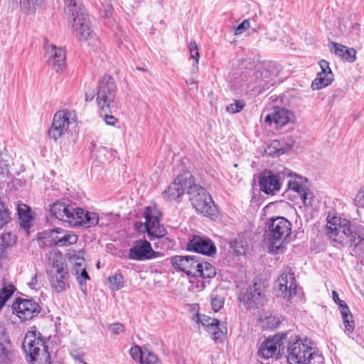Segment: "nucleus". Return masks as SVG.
Masks as SVG:
<instances>
[{
  "instance_id": "f257e3e1",
  "label": "nucleus",
  "mask_w": 364,
  "mask_h": 364,
  "mask_svg": "<svg viewBox=\"0 0 364 364\" xmlns=\"http://www.w3.org/2000/svg\"><path fill=\"white\" fill-rule=\"evenodd\" d=\"M326 234L336 242L355 246V252L358 257L364 255V227L362 225L329 213L326 218Z\"/></svg>"
},
{
  "instance_id": "f03ea898",
  "label": "nucleus",
  "mask_w": 364,
  "mask_h": 364,
  "mask_svg": "<svg viewBox=\"0 0 364 364\" xmlns=\"http://www.w3.org/2000/svg\"><path fill=\"white\" fill-rule=\"evenodd\" d=\"M287 360L288 364H311L312 360H323L321 355L316 353L307 338L298 336L287 340Z\"/></svg>"
},
{
  "instance_id": "7ed1b4c3",
  "label": "nucleus",
  "mask_w": 364,
  "mask_h": 364,
  "mask_svg": "<svg viewBox=\"0 0 364 364\" xmlns=\"http://www.w3.org/2000/svg\"><path fill=\"white\" fill-rule=\"evenodd\" d=\"M291 233V223L285 218L278 216L268 219L265 226V238L272 245L279 247Z\"/></svg>"
},
{
  "instance_id": "20e7f679",
  "label": "nucleus",
  "mask_w": 364,
  "mask_h": 364,
  "mask_svg": "<svg viewBox=\"0 0 364 364\" xmlns=\"http://www.w3.org/2000/svg\"><path fill=\"white\" fill-rule=\"evenodd\" d=\"M46 339L40 332L29 331L26 334L24 343L28 348L26 351L29 354L30 362L32 364H48L50 354Z\"/></svg>"
},
{
  "instance_id": "39448f33",
  "label": "nucleus",
  "mask_w": 364,
  "mask_h": 364,
  "mask_svg": "<svg viewBox=\"0 0 364 364\" xmlns=\"http://www.w3.org/2000/svg\"><path fill=\"white\" fill-rule=\"evenodd\" d=\"M189 199L196 210L201 214L213 218L218 211L211 196L201 186L193 185L188 191Z\"/></svg>"
},
{
  "instance_id": "423d86ee",
  "label": "nucleus",
  "mask_w": 364,
  "mask_h": 364,
  "mask_svg": "<svg viewBox=\"0 0 364 364\" xmlns=\"http://www.w3.org/2000/svg\"><path fill=\"white\" fill-rule=\"evenodd\" d=\"M117 87L113 77L105 75L99 82L96 102L101 112H110L114 107Z\"/></svg>"
},
{
  "instance_id": "0eeeda50",
  "label": "nucleus",
  "mask_w": 364,
  "mask_h": 364,
  "mask_svg": "<svg viewBox=\"0 0 364 364\" xmlns=\"http://www.w3.org/2000/svg\"><path fill=\"white\" fill-rule=\"evenodd\" d=\"M193 176L190 171H183L177 176L174 181L164 191V198L168 201H172L180 198L185 191L188 194V191L193 185Z\"/></svg>"
},
{
  "instance_id": "6e6552de",
  "label": "nucleus",
  "mask_w": 364,
  "mask_h": 364,
  "mask_svg": "<svg viewBox=\"0 0 364 364\" xmlns=\"http://www.w3.org/2000/svg\"><path fill=\"white\" fill-rule=\"evenodd\" d=\"M289 336L287 333H277L272 338L264 341L260 346L258 355L268 359L279 354L281 350L284 348V343L287 342Z\"/></svg>"
},
{
  "instance_id": "1a4fd4ad",
  "label": "nucleus",
  "mask_w": 364,
  "mask_h": 364,
  "mask_svg": "<svg viewBox=\"0 0 364 364\" xmlns=\"http://www.w3.org/2000/svg\"><path fill=\"white\" fill-rule=\"evenodd\" d=\"M145 218L144 228L149 238H162L166 235V229L160 225L158 212L156 209L146 207L144 212Z\"/></svg>"
},
{
  "instance_id": "9d476101",
  "label": "nucleus",
  "mask_w": 364,
  "mask_h": 364,
  "mask_svg": "<svg viewBox=\"0 0 364 364\" xmlns=\"http://www.w3.org/2000/svg\"><path fill=\"white\" fill-rule=\"evenodd\" d=\"M12 311L21 321H26L36 316L41 311L38 303L34 301L18 298L12 304Z\"/></svg>"
},
{
  "instance_id": "9b49d317",
  "label": "nucleus",
  "mask_w": 364,
  "mask_h": 364,
  "mask_svg": "<svg viewBox=\"0 0 364 364\" xmlns=\"http://www.w3.org/2000/svg\"><path fill=\"white\" fill-rule=\"evenodd\" d=\"M71 115V112L68 109L60 110L55 114L48 132L50 137L57 140L68 132L69 125L72 121L74 122Z\"/></svg>"
},
{
  "instance_id": "f8f14e48",
  "label": "nucleus",
  "mask_w": 364,
  "mask_h": 364,
  "mask_svg": "<svg viewBox=\"0 0 364 364\" xmlns=\"http://www.w3.org/2000/svg\"><path fill=\"white\" fill-rule=\"evenodd\" d=\"M159 255L160 252L154 251L147 240H138L129 249L128 257L132 260L144 261L156 258Z\"/></svg>"
},
{
  "instance_id": "ddd939ff",
  "label": "nucleus",
  "mask_w": 364,
  "mask_h": 364,
  "mask_svg": "<svg viewBox=\"0 0 364 364\" xmlns=\"http://www.w3.org/2000/svg\"><path fill=\"white\" fill-rule=\"evenodd\" d=\"M44 50L46 62L56 72L63 71L66 66V54L64 48H57L55 45L46 43L44 44Z\"/></svg>"
},
{
  "instance_id": "4468645a",
  "label": "nucleus",
  "mask_w": 364,
  "mask_h": 364,
  "mask_svg": "<svg viewBox=\"0 0 364 364\" xmlns=\"http://www.w3.org/2000/svg\"><path fill=\"white\" fill-rule=\"evenodd\" d=\"M54 272L50 273L49 281L51 288L57 293H61L69 288V272L63 263H53Z\"/></svg>"
},
{
  "instance_id": "2eb2a0df",
  "label": "nucleus",
  "mask_w": 364,
  "mask_h": 364,
  "mask_svg": "<svg viewBox=\"0 0 364 364\" xmlns=\"http://www.w3.org/2000/svg\"><path fill=\"white\" fill-rule=\"evenodd\" d=\"M239 299L247 309L257 308L264 301L263 287L261 284L255 283L239 295Z\"/></svg>"
},
{
  "instance_id": "dca6fc26",
  "label": "nucleus",
  "mask_w": 364,
  "mask_h": 364,
  "mask_svg": "<svg viewBox=\"0 0 364 364\" xmlns=\"http://www.w3.org/2000/svg\"><path fill=\"white\" fill-rule=\"evenodd\" d=\"M295 116L292 112L289 109L275 107L270 113L264 117V122L269 125L274 124L276 129H281L285 125L293 123Z\"/></svg>"
},
{
  "instance_id": "f3484780",
  "label": "nucleus",
  "mask_w": 364,
  "mask_h": 364,
  "mask_svg": "<svg viewBox=\"0 0 364 364\" xmlns=\"http://www.w3.org/2000/svg\"><path fill=\"white\" fill-rule=\"evenodd\" d=\"M277 286L280 295L290 299L296 294L297 284L294 272L287 269L278 278Z\"/></svg>"
},
{
  "instance_id": "a211bd4d",
  "label": "nucleus",
  "mask_w": 364,
  "mask_h": 364,
  "mask_svg": "<svg viewBox=\"0 0 364 364\" xmlns=\"http://www.w3.org/2000/svg\"><path fill=\"white\" fill-rule=\"evenodd\" d=\"M274 74L264 66L258 68L256 70L250 71L249 77L246 79L250 84H255L261 90L268 89L273 85Z\"/></svg>"
},
{
  "instance_id": "6ab92c4d",
  "label": "nucleus",
  "mask_w": 364,
  "mask_h": 364,
  "mask_svg": "<svg viewBox=\"0 0 364 364\" xmlns=\"http://www.w3.org/2000/svg\"><path fill=\"white\" fill-rule=\"evenodd\" d=\"M77 207L63 200H57L50 205V212L59 220L72 225Z\"/></svg>"
},
{
  "instance_id": "aec40b11",
  "label": "nucleus",
  "mask_w": 364,
  "mask_h": 364,
  "mask_svg": "<svg viewBox=\"0 0 364 364\" xmlns=\"http://www.w3.org/2000/svg\"><path fill=\"white\" fill-rule=\"evenodd\" d=\"M73 21L72 24V32L80 41L87 40L92 33L90 28V22L85 14L77 15L76 17L71 18Z\"/></svg>"
},
{
  "instance_id": "412c9836",
  "label": "nucleus",
  "mask_w": 364,
  "mask_h": 364,
  "mask_svg": "<svg viewBox=\"0 0 364 364\" xmlns=\"http://www.w3.org/2000/svg\"><path fill=\"white\" fill-rule=\"evenodd\" d=\"M187 249L205 255L211 256L215 253L216 247L208 238L193 235L187 244Z\"/></svg>"
},
{
  "instance_id": "4be33fe9",
  "label": "nucleus",
  "mask_w": 364,
  "mask_h": 364,
  "mask_svg": "<svg viewBox=\"0 0 364 364\" xmlns=\"http://www.w3.org/2000/svg\"><path fill=\"white\" fill-rule=\"evenodd\" d=\"M281 178L279 174L265 170L259 177L260 190L266 194L274 195L281 188Z\"/></svg>"
},
{
  "instance_id": "5701e85b",
  "label": "nucleus",
  "mask_w": 364,
  "mask_h": 364,
  "mask_svg": "<svg viewBox=\"0 0 364 364\" xmlns=\"http://www.w3.org/2000/svg\"><path fill=\"white\" fill-rule=\"evenodd\" d=\"M198 261L195 256L176 255L171 258L172 266L175 269L185 272L189 277H196Z\"/></svg>"
},
{
  "instance_id": "b1692460",
  "label": "nucleus",
  "mask_w": 364,
  "mask_h": 364,
  "mask_svg": "<svg viewBox=\"0 0 364 364\" xmlns=\"http://www.w3.org/2000/svg\"><path fill=\"white\" fill-rule=\"evenodd\" d=\"M52 242L58 247H66L77 242V236L71 231L56 228L50 231Z\"/></svg>"
},
{
  "instance_id": "393cba45",
  "label": "nucleus",
  "mask_w": 364,
  "mask_h": 364,
  "mask_svg": "<svg viewBox=\"0 0 364 364\" xmlns=\"http://www.w3.org/2000/svg\"><path fill=\"white\" fill-rule=\"evenodd\" d=\"M72 225L83 226L85 228H90L95 226L99 223V217L97 213L88 212L82 208H77Z\"/></svg>"
},
{
  "instance_id": "a878e982",
  "label": "nucleus",
  "mask_w": 364,
  "mask_h": 364,
  "mask_svg": "<svg viewBox=\"0 0 364 364\" xmlns=\"http://www.w3.org/2000/svg\"><path fill=\"white\" fill-rule=\"evenodd\" d=\"M332 296L333 301L340 308L346 330L349 333L353 332L354 330V323L353 321V315L351 314L348 306L344 301L339 299L338 294L336 291H333Z\"/></svg>"
},
{
  "instance_id": "bb28decb",
  "label": "nucleus",
  "mask_w": 364,
  "mask_h": 364,
  "mask_svg": "<svg viewBox=\"0 0 364 364\" xmlns=\"http://www.w3.org/2000/svg\"><path fill=\"white\" fill-rule=\"evenodd\" d=\"M283 173L287 174L291 177V179L288 182V187L290 190L297 193L299 196L308 190L306 185V183L307 182L306 178L299 176L288 169H286Z\"/></svg>"
},
{
  "instance_id": "cd10ccee",
  "label": "nucleus",
  "mask_w": 364,
  "mask_h": 364,
  "mask_svg": "<svg viewBox=\"0 0 364 364\" xmlns=\"http://www.w3.org/2000/svg\"><path fill=\"white\" fill-rule=\"evenodd\" d=\"M13 351L11 344L3 333L0 338V363L10 364L12 360Z\"/></svg>"
},
{
  "instance_id": "c85d7f7f",
  "label": "nucleus",
  "mask_w": 364,
  "mask_h": 364,
  "mask_svg": "<svg viewBox=\"0 0 364 364\" xmlns=\"http://www.w3.org/2000/svg\"><path fill=\"white\" fill-rule=\"evenodd\" d=\"M64 1L65 14L69 18L76 17L77 15H80V14H85L81 0H64Z\"/></svg>"
},
{
  "instance_id": "c756f323",
  "label": "nucleus",
  "mask_w": 364,
  "mask_h": 364,
  "mask_svg": "<svg viewBox=\"0 0 364 364\" xmlns=\"http://www.w3.org/2000/svg\"><path fill=\"white\" fill-rule=\"evenodd\" d=\"M17 212L21 225L25 229H28L31 225L33 217L30 208L25 204L18 205Z\"/></svg>"
},
{
  "instance_id": "7c9ffc66",
  "label": "nucleus",
  "mask_w": 364,
  "mask_h": 364,
  "mask_svg": "<svg viewBox=\"0 0 364 364\" xmlns=\"http://www.w3.org/2000/svg\"><path fill=\"white\" fill-rule=\"evenodd\" d=\"M332 46L334 48L335 54L338 57L348 62H353L355 60L356 52L354 49H348L337 43H333Z\"/></svg>"
},
{
  "instance_id": "2f4dec72",
  "label": "nucleus",
  "mask_w": 364,
  "mask_h": 364,
  "mask_svg": "<svg viewBox=\"0 0 364 364\" xmlns=\"http://www.w3.org/2000/svg\"><path fill=\"white\" fill-rule=\"evenodd\" d=\"M333 80V74L332 72H328V75L324 73H318L316 77L311 83L313 90H320L329 85Z\"/></svg>"
},
{
  "instance_id": "473e14b6",
  "label": "nucleus",
  "mask_w": 364,
  "mask_h": 364,
  "mask_svg": "<svg viewBox=\"0 0 364 364\" xmlns=\"http://www.w3.org/2000/svg\"><path fill=\"white\" fill-rule=\"evenodd\" d=\"M216 274L215 268L208 262H199L198 261L196 269V277L200 276L203 278H213Z\"/></svg>"
},
{
  "instance_id": "72a5a7b5",
  "label": "nucleus",
  "mask_w": 364,
  "mask_h": 364,
  "mask_svg": "<svg viewBox=\"0 0 364 364\" xmlns=\"http://www.w3.org/2000/svg\"><path fill=\"white\" fill-rule=\"evenodd\" d=\"M45 0H20V8L26 14H33L41 7Z\"/></svg>"
},
{
  "instance_id": "f704fd0d",
  "label": "nucleus",
  "mask_w": 364,
  "mask_h": 364,
  "mask_svg": "<svg viewBox=\"0 0 364 364\" xmlns=\"http://www.w3.org/2000/svg\"><path fill=\"white\" fill-rule=\"evenodd\" d=\"M83 259L78 258V261L75 262L74 267L75 274L80 285L85 284L87 280L90 279V277L85 267H82Z\"/></svg>"
},
{
  "instance_id": "c9c22d12",
  "label": "nucleus",
  "mask_w": 364,
  "mask_h": 364,
  "mask_svg": "<svg viewBox=\"0 0 364 364\" xmlns=\"http://www.w3.org/2000/svg\"><path fill=\"white\" fill-rule=\"evenodd\" d=\"M231 247L237 255L245 254L247 250V243L242 237H238L231 242Z\"/></svg>"
},
{
  "instance_id": "e433bc0d",
  "label": "nucleus",
  "mask_w": 364,
  "mask_h": 364,
  "mask_svg": "<svg viewBox=\"0 0 364 364\" xmlns=\"http://www.w3.org/2000/svg\"><path fill=\"white\" fill-rule=\"evenodd\" d=\"M265 153L272 156H279L285 153V149L279 141H274L267 147Z\"/></svg>"
},
{
  "instance_id": "4c0bfd02",
  "label": "nucleus",
  "mask_w": 364,
  "mask_h": 364,
  "mask_svg": "<svg viewBox=\"0 0 364 364\" xmlns=\"http://www.w3.org/2000/svg\"><path fill=\"white\" fill-rule=\"evenodd\" d=\"M141 364H163V363L156 353L144 348V358Z\"/></svg>"
},
{
  "instance_id": "58836bf2",
  "label": "nucleus",
  "mask_w": 364,
  "mask_h": 364,
  "mask_svg": "<svg viewBox=\"0 0 364 364\" xmlns=\"http://www.w3.org/2000/svg\"><path fill=\"white\" fill-rule=\"evenodd\" d=\"M110 289L113 291L120 289L124 286V277L121 273H116L109 277Z\"/></svg>"
},
{
  "instance_id": "ea45409f",
  "label": "nucleus",
  "mask_w": 364,
  "mask_h": 364,
  "mask_svg": "<svg viewBox=\"0 0 364 364\" xmlns=\"http://www.w3.org/2000/svg\"><path fill=\"white\" fill-rule=\"evenodd\" d=\"M197 322L200 323L208 331L213 324H220L219 320L211 318L206 315L198 314L196 316Z\"/></svg>"
},
{
  "instance_id": "a19ab883",
  "label": "nucleus",
  "mask_w": 364,
  "mask_h": 364,
  "mask_svg": "<svg viewBox=\"0 0 364 364\" xmlns=\"http://www.w3.org/2000/svg\"><path fill=\"white\" fill-rule=\"evenodd\" d=\"M16 241V237L11 232H4L0 236V245L2 247L12 245Z\"/></svg>"
},
{
  "instance_id": "79ce46f5",
  "label": "nucleus",
  "mask_w": 364,
  "mask_h": 364,
  "mask_svg": "<svg viewBox=\"0 0 364 364\" xmlns=\"http://www.w3.org/2000/svg\"><path fill=\"white\" fill-rule=\"evenodd\" d=\"M304 205L307 207H313L315 205L316 199L312 192L307 190L300 196Z\"/></svg>"
},
{
  "instance_id": "37998d69",
  "label": "nucleus",
  "mask_w": 364,
  "mask_h": 364,
  "mask_svg": "<svg viewBox=\"0 0 364 364\" xmlns=\"http://www.w3.org/2000/svg\"><path fill=\"white\" fill-rule=\"evenodd\" d=\"M144 348L141 349L139 346H134L129 350V354L135 360H139L140 363L144 358Z\"/></svg>"
},
{
  "instance_id": "c03bdc74",
  "label": "nucleus",
  "mask_w": 364,
  "mask_h": 364,
  "mask_svg": "<svg viewBox=\"0 0 364 364\" xmlns=\"http://www.w3.org/2000/svg\"><path fill=\"white\" fill-rule=\"evenodd\" d=\"M245 105V102L242 100H235L233 103L227 106L226 110L232 114L237 113L243 109Z\"/></svg>"
},
{
  "instance_id": "a18cd8bd",
  "label": "nucleus",
  "mask_w": 364,
  "mask_h": 364,
  "mask_svg": "<svg viewBox=\"0 0 364 364\" xmlns=\"http://www.w3.org/2000/svg\"><path fill=\"white\" fill-rule=\"evenodd\" d=\"M207 331L215 341L220 339L223 335V331L220 329V324H213Z\"/></svg>"
},
{
  "instance_id": "49530a36",
  "label": "nucleus",
  "mask_w": 364,
  "mask_h": 364,
  "mask_svg": "<svg viewBox=\"0 0 364 364\" xmlns=\"http://www.w3.org/2000/svg\"><path fill=\"white\" fill-rule=\"evenodd\" d=\"M189 52L191 54V58L195 60L196 64H198L199 61V53L198 48L195 41H191L188 46Z\"/></svg>"
},
{
  "instance_id": "de8ad7c7",
  "label": "nucleus",
  "mask_w": 364,
  "mask_h": 364,
  "mask_svg": "<svg viewBox=\"0 0 364 364\" xmlns=\"http://www.w3.org/2000/svg\"><path fill=\"white\" fill-rule=\"evenodd\" d=\"M354 204L358 208H364V186L355 194Z\"/></svg>"
},
{
  "instance_id": "09e8293b",
  "label": "nucleus",
  "mask_w": 364,
  "mask_h": 364,
  "mask_svg": "<svg viewBox=\"0 0 364 364\" xmlns=\"http://www.w3.org/2000/svg\"><path fill=\"white\" fill-rule=\"evenodd\" d=\"M250 26V23L248 19L244 20L241 23H240L234 31V34L235 36H238L244 33L246 30H247Z\"/></svg>"
},
{
  "instance_id": "8fccbe9b",
  "label": "nucleus",
  "mask_w": 364,
  "mask_h": 364,
  "mask_svg": "<svg viewBox=\"0 0 364 364\" xmlns=\"http://www.w3.org/2000/svg\"><path fill=\"white\" fill-rule=\"evenodd\" d=\"M224 305V301L221 297L215 296L211 299V306L214 311H218Z\"/></svg>"
},
{
  "instance_id": "3c124183",
  "label": "nucleus",
  "mask_w": 364,
  "mask_h": 364,
  "mask_svg": "<svg viewBox=\"0 0 364 364\" xmlns=\"http://www.w3.org/2000/svg\"><path fill=\"white\" fill-rule=\"evenodd\" d=\"M109 329L112 331V333L114 335H118L124 331L125 328L123 324L121 323H114L110 324L109 326Z\"/></svg>"
},
{
  "instance_id": "603ef678",
  "label": "nucleus",
  "mask_w": 364,
  "mask_h": 364,
  "mask_svg": "<svg viewBox=\"0 0 364 364\" xmlns=\"http://www.w3.org/2000/svg\"><path fill=\"white\" fill-rule=\"evenodd\" d=\"M103 120L106 124L109 126H115L118 122V119L112 114H109L107 112H104Z\"/></svg>"
},
{
  "instance_id": "864d4df0",
  "label": "nucleus",
  "mask_w": 364,
  "mask_h": 364,
  "mask_svg": "<svg viewBox=\"0 0 364 364\" xmlns=\"http://www.w3.org/2000/svg\"><path fill=\"white\" fill-rule=\"evenodd\" d=\"M102 12L104 13L103 14L104 17H105V18L110 17L113 13L112 6L109 4H105V3H102Z\"/></svg>"
},
{
  "instance_id": "5fc2aeb1",
  "label": "nucleus",
  "mask_w": 364,
  "mask_h": 364,
  "mask_svg": "<svg viewBox=\"0 0 364 364\" xmlns=\"http://www.w3.org/2000/svg\"><path fill=\"white\" fill-rule=\"evenodd\" d=\"M319 66L321 68L320 73H324L326 75H328V72H332L329 67V63L325 60H320Z\"/></svg>"
},
{
  "instance_id": "6e6d98bb",
  "label": "nucleus",
  "mask_w": 364,
  "mask_h": 364,
  "mask_svg": "<svg viewBox=\"0 0 364 364\" xmlns=\"http://www.w3.org/2000/svg\"><path fill=\"white\" fill-rule=\"evenodd\" d=\"M196 79H197V77H196L195 76H191V77L190 79L186 80V83L188 85H196V88L197 89L198 87H197Z\"/></svg>"
},
{
  "instance_id": "4d7b16f0",
  "label": "nucleus",
  "mask_w": 364,
  "mask_h": 364,
  "mask_svg": "<svg viewBox=\"0 0 364 364\" xmlns=\"http://www.w3.org/2000/svg\"><path fill=\"white\" fill-rule=\"evenodd\" d=\"M37 284V277L35 275L34 277H31V281L28 282V285L32 289H35Z\"/></svg>"
},
{
  "instance_id": "13d9d810",
  "label": "nucleus",
  "mask_w": 364,
  "mask_h": 364,
  "mask_svg": "<svg viewBox=\"0 0 364 364\" xmlns=\"http://www.w3.org/2000/svg\"><path fill=\"white\" fill-rule=\"evenodd\" d=\"M198 64L196 65V63L193 65V69L191 71V76H195L198 77Z\"/></svg>"
},
{
  "instance_id": "bf43d9fd",
  "label": "nucleus",
  "mask_w": 364,
  "mask_h": 364,
  "mask_svg": "<svg viewBox=\"0 0 364 364\" xmlns=\"http://www.w3.org/2000/svg\"><path fill=\"white\" fill-rule=\"evenodd\" d=\"M95 97L94 92H92L90 93H88L87 92H85V101H91Z\"/></svg>"
},
{
  "instance_id": "052dcab7",
  "label": "nucleus",
  "mask_w": 364,
  "mask_h": 364,
  "mask_svg": "<svg viewBox=\"0 0 364 364\" xmlns=\"http://www.w3.org/2000/svg\"><path fill=\"white\" fill-rule=\"evenodd\" d=\"M135 226L137 230H140V228L143 226V224L141 223H136Z\"/></svg>"
},
{
  "instance_id": "680f3d73",
  "label": "nucleus",
  "mask_w": 364,
  "mask_h": 364,
  "mask_svg": "<svg viewBox=\"0 0 364 364\" xmlns=\"http://www.w3.org/2000/svg\"><path fill=\"white\" fill-rule=\"evenodd\" d=\"M75 359H76V360H79L80 363H82V362L84 361V360H83V359L81 358V356H80V355H76V356H75Z\"/></svg>"
},
{
  "instance_id": "e2e57ef3",
  "label": "nucleus",
  "mask_w": 364,
  "mask_h": 364,
  "mask_svg": "<svg viewBox=\"0 0 364 364\" xmlns=\"http://www.w3.org/2000/svg\"><path fill=\"white\" fill-rule=\"evenodd\" d=\"M201 287H202V288H204V287H205L203 282H202Z\"/></svg>"
},
{
  "instance_id": "0e129e2a",
  "label": "nucleus",
  "mask_w": 364,
  "mask_h": 364,
  "mask_svg": "<svg viewBox=\"0 0 364 364\" xmlns=\"http://www.w3.org/2000/svg\"><path fill=\"white\" fill-rule=\"evenodd\" d=\"M82 363H83V364H87L86 362H84V361L82 362Z\"/></svg>"
}]
</instances>
